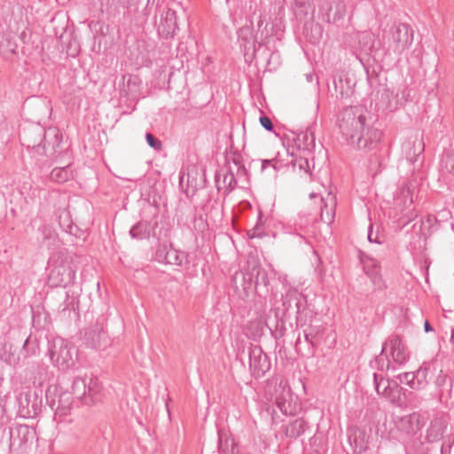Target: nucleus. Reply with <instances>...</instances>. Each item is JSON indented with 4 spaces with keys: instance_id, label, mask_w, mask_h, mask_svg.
Wrapping results in <instances>:
<instances>
[{
    "instance_id": "1",
    "label": "nucleus",
    "mask_w": 454,
    "mask_h": 454,
    "mask_svg": "<svg viewBox=\"0 0 454 454\" xmlns=\"http://www.w3.org/2000/svg\"><path fill=\"white\" fill-rule=\"evenodd\" d=\"M337 125L346 142L358 150L372 151L381 140L382 132L373 126L372 117L361 106H348L341 110Z\"/></svg>"
},
{
    "instance_id": "2",
    "label": "nucleus",
    "mask_w": 454,
    "mask_h": 454,
    "mask_svg": "<svg viewBox=\"0 0 454 454\" xmlns=\"http://www.w3.org/2000/svg\"><path fill=\"white\" fill-rule=\"evenodd\" d=\"M48 285L51 287H67L74 283L75 270L72 268L67 257L58 253L49 259Z\"/></svg>"
},
{
    "instance_id": "3",
    "label": "nucleus",
    "mask_w": 454,
    "mask_h": 454,
    "mask_svg": "<svg viewBox=\"0 0 454 454\" xmlns=\"http://www.w3.org/2000/svg\"><path fill=\"white\" fill-rule=\"evenodd\" d=\"M266 393L285 415H293L292 395L287 380L283 377H273L267 380Z\"/></svg>"
},
{
    "instance_id": "4",
    "label": "nucleus",
    "mask_w": 454,
    "mask_h": 454,
    "mask_svg": "<svg viewBox=\"0 0 454 454\" xmlns=\"http://www.w3.org/2000/svg\"><path fill=\"white\" fill-rule=\"evenodd\" d=\"M52 133L50 141L48 138L50 134H47L41 128H35L31 134L35 136L34 138L24 135V145L27 148L35 149L38 154L51 156L56 153V149L62 141V135L59 132L53 130Z\"/></svg>"
},
{
    "instance_id": "5",
    "label": "nucleus",
    "mask_w": 454,
    "mask_h": 454,
    "mask_svg": "<svg viewBox=\"0 0 454 454\" xmlns=\"http://www.w3.org/2000/svg\"><path fill=\"white\" fill-rule=\"evenodd\" d=\"M373 381L377 394L388 399L391 403L396 406H402L412 395V392H409L407 395V389L401 387L397 381L385 379L381 374L374 372Z\"/></svg>"
},
{
    "instance_id": "6",
    "label": "nucleus",
    "mask_w": 454,
    "mask_h": 454,
    "mask_svg": "<svg viewBox=\"0 0 454 454\" xmlns=\"http://www.w3.org/2000/svg\"><path fill=\"white\" fill-rule=\"evenodd\" d=\"M47 405L54 411L55 418H63L69 414L74 403V396L58 385L51 384L45 390Z\"/></svg>"
},
{
    "instance_id": "7",
    "label": "nucleus",
    "mask_w": 454,
    "mask_h": 454,
    "mask_svg": "<svg viewBox=\"0 0 454 454\" xmlns=\"http://www.w3.org/2000/svg\"><path fill=\"white\" fill-rule=\"evenodd\" d=\"M413 42V30L405 23L392 27L387 35V51L396 55L402 54Z\"/></svg>"
},
{
    "instance_id": "8",
    "label": "nucleus",
    "mask_w": 454,
    "mask_h": 454,
    "mask_svg": "<svg viewBox=\"0 0 454 454\" xmlns=\"http://www.w3.org/2000/svg\"><path fill=\"white\" fill-rule=\"evenodd\" d=\"M19 412L24 418H34L42 411L43 389L31 390L27 388L17 396Z\"/></svg>"
},
{
    "instance_id": "9",
    "label": "nucleus",
    "mask_w": 454,
    "mask_h": 454,
    "mask_svg": "<svg viewBox=\"0 0 454 454\" xmlns=\"http://www.w3.org/2000/svg\"><path fill=\"white\" fill-rule=\"evenodd\" d=\"M51 362L59 370L66 371L75 364L76 349L63 340L54 341L49 349Z\"/></svg>"
},
{
    "instance_id": "10",
    "label": "nucleus",
    "mask_w": 454,
    "mask_h": 454,
    "mask_svg": "<svg viewBox=\"0 0 454 454\" xmlns=\"http://www.w3.org/2000/svg\"><path fill=\"white\" fill-rule=\"evenodd\" d=\"M10 450L25 451L35 440H37L35 429L33 427L22 424H15L9 428Z\"/></svg>"
},
{
    "instance_id": "11",
    "label": "nucleus",
    "mask_w": 454,
    "mask_h": 454,
    "mask_svg": "<svg viewBox=\"0 0 454 454\" xmlns=\"http://www.w3.org/2000/svg\"><path fill=\"white\" fill-rule=\"evenodd\" d=\"M249 369L255 379L262 378L270 371L271 364L269 356L258 345H253L248 349Z\"/></svg>"
},
{
    "instance_id": "12",
    "label": "nucleus",
    "mask_w": 454,
    "mask_h": 454,
    "mask_svg": "<svg viewBox=\"0 0 454 454\" xmlns=\"http://www.w3.org/2000/svg\"><path fill=\"white\" fill-rule=\"evenodd\" d=\"M347 13V5L343 0H322L319 4V14L322 20L336 23Z\"/></svg>"
},
{
    "instance_id": "13",
    "label": "nucleus",
    "mask_w": 454,
    "mask_h": 454,
    "mask_svg": "<svg viewBox=\"0 0 454 454\" xmlns=\"http://www.w3.org/2000/svg\"><path fill=\"white\" fill-rule=\"evenodd\" d=\"M109 342L108 335L104 330L103 321L97 319L95 324L84 331L83 343L90 348H105Z\"/></svg>"
},
{
    "instance_id": "14",
    "label": "nucleus",
    "mask_w": 454,
    "mask_h": 454,
    "mask_svg": "<svg viewBox=\"0 0 454 454\" xmlns=\"http://www.w3.org/2000/svg\"><path fill=\"white\" fill-rule=\"evenodd\" d=\"M247 264L249 280L251 285L254 284L255 291L259 293L260 289L262 288L266 293L269 292L270 279L268 273L261 266L258 259L254 256H250L247 259Z\"/></svg>"
},
{
    "instance_id": "15",
    "label": "nucleus",
    "mask_w": 454,
    "mask_h": 454,
    "mask_svg": "<svg viewBox=\"0 0 454 454\" xmlns=\"http://www.w3.org/2000/svg\"><path fill=\"white\" fill-rule=\"evenodd\" d=\"M390 348V355L393 363L398 365L404 364L409 357L410 353L402 338L397 334H391L383 343L382 353H385L387 348Z\"/></svg>"
},
{
    "instance_id": "16",
    "label": "nucleus",
    "mask_w": 454,
    "mask_h": 454,
    "mask_svg": "<svg viewBox=\"0 0 454 454\" xmlns=\"http://www.w3.org/2000/svg\"><path fill=\"white\" fill-rule=\"evenodd\" d=\"M179 29L176 11L167 8L162 12L160 22L157 24L158 34L165 38H172Z\"/></svg>"
},
{
    "instance_id": "17",
    "label": "nucleus",
    "mask_w": 454,
    "mask_h": 454,
    "mask_svg": "<svg viewBox=\"0 0 454 454\" xmlns=\"http://www.w3.org/2000/svg\"><path fill=\"white\" fill-rule=\"evenodd\" d=\"M429 369L427 366H420L416 372H408L397 376L400 382L406 383L411 388L419 390L425 388L428 384Z\"/></svg>"
},
{
    "instance_id": "18",
    "label": "nucleus",
    "mask_w": 454,
    "mask_h": 454,
    "mask_svg": "<svg viewBox=\"0 0 454 454\" xmlns=\"http://www.w3.org/2000/svg\"><path fill=\"white\" fill-rule=\"evenodd\" d=\"M238 37L240 46L244 49V57L247 62H252L255 57L256 43L259 37L256 35L253 36V31L250 27L244 26L238 30Z\"/></svg>"
},
{
    "instance_id": "19",
    "label": "nucleus",
    "mask_w": 454,
    "mask_h": 454,
    "mask_svg": "<svg viewBox=\"0 0 454 454\" xmlns=\"http://www.w3.org/2000/svg\"><path fill=\"white\" fill-rule=\"evenodd\" d=\"M360 262L363 264V270L364 273L370 278L375 289L383 290L386 286L382 280L380 273V265L373 259L362 254L360 256Z\"/></svg>"
},
{
    "instance_id": "20",
    "label": "nucleus",
    "mask_w": 454,
    "mask_h": 454,
    "mask_svg": "<svg viewBox=\"0 0 454 454\" xmlns=\"http://www.w3.org/2000/svg\"><path fill=\"white\" fill-rule=\"evenodd\" d=\"M434 385L438 389V395L441 401L452 400L454 403V390L452 378L445 372L441 370L437 375Z\"/></svg>"
},
{
    "instance_id": "21",
    "label": "nucleus",
    "mask_w": 454,
    "mask_h": 454,
    "mask_svg": "<svg viewBox=\"0 0 454 454\" xmlns=\"http://www.w3.org/2000/svg\"><path fill=\"white\" fill-rule=\"evenodd\" d=\"M221 176H223V183L224 184L223 196L226 197L237 187L238 182L231 168L229 167L226 169L223 168L220 171H216L215 174V182L218 192L222 189L220 185Z\"/></svg>"
},
{
    "instance_id": "22",
    "label": "nucleus",
    "mask_w": 454,
    "mask_h": 454,
    "mask_svg": "<svg viewBox=\"0 0 454 454\" xmlns=\"http://www.w3.org/2000/svg\"><path fill=\"white\" fill-rule=\"evenodd\" d=\"M149 223L146 221H140L133 225L129 231V234L132 239H148L150 236L158 237L160 236V232H157L156 228L158 225V222L155 221L152 229L149 228Z\"/></svg>"
},
{
    "instance_id": "23",
    "label": "nucleus",
    "mask_w": 454,
    "mask_h": 454,
    "mask_svg": "<svg viewBox=\"0 0 454 454\" xmlns=\"http://www.w3.org/2000/svg\"><path fill=\"white\" fill-rule=\"evenodd\" d=\"M296 148L305 154H311L315 148V137L311 131H301L294 138Z\"/></svg>"
},
{
    "instance_id": "24",
    "label": "nucleus",
    "mask_w": 454,
    "mask_h": 454,
    "mask_svg": "<svg viewBox=\"0 0 454 454\" xmlns=\"http://www.w3.org/2000/svg\"><path fill=\"white\" fill-rule=\"evenodd\" d=\"M358 44L362 51L365 54L372 55L379 51V43H377L376 36L371 31H364L357 35Z\"/></svg>"
},
{
    "instance_id": "25",
    "label": "nucleus",
    "mask_w": 454,
    "mask_h": 454,
    "mask_svg": "<svg viewBox=\"0 0 454 454\" xmlns=\"http://www.w3.org/2000/svg\"><path fill=\"white\" fill-rule=\"evenodd\" d=\"M446 427L447 422L445 419L441 417L434 418L427 429V438L428 442H434L441 440L443 437Z\"/></svg>"
},
{
    "instance_id": "26",
    "label": "nucleus",
    "mask_w": 454,
    "mask_h": 454,
    "mask_svg": "<svg viewBox=\"0 0 454 454\" xmlns=\"http://www.w3.org/2000/svg\"><path fill=\"white\" fill-rule=\"evenodd\" d=\"M292 303L294 304L296 319L300 320V315L302 312V308L306 303L305 298L296 291L289 292L286 294L285 300L283 301V306L285 307L286 311H289L292 308Z\"/></svg>"
},
{
    "instance_id": "27",
    "label": "nucleus",
    "mask_w": 454,
    "mask_h": 454,
    "mask_svg": "<svg viewBox=\"0 0 454 454\" xmlns=\"http://www.w3.org/2000/svg\"><path fill=\"white\" fill-rule=\"evenodd\" d=\"M218 450L221 454H239V448L226 432L218 431Z\"/></svg>"
},
{
    "instance_id": "28",
    "label": "nucleus",
    "mask_w": 454,
    "mask_h": 454,
    "mask_svg": "<svg viewBox=\"0 0 454 454\" xmlns=\"http://www.w3.org/2000/svg\"><path fill=\"white\" fill-rule=\"evenodd\" d=\"M401 422L407 434H416L425 425L423 417L416 412L403 417Z\"/></svg>"
},
{
    "instance_id": "29",
    "label": "nucleus",
    "mask_w": 454,
    "mask_h": 454,
    "mask_svg": "<svg viewBox=\"0 0 454 454\" xmlns=\"http://www.w3.org/2000/svg\"><path fill=\"white\" fill-rule=\"evenodd\" d=\"M256 37H259L260 42L258 43V46L261 47L268 43L269 38H270L273 33V26L270 28H268L269 24L265 22V17L260 12L256 17Z\"/></svg>"
},
{
    "instance_id": "30",
    "label": "nucleus",
    "mask_w": 454,
    "mask_h": 454,
    "mask_svg": "<svg viewBox=\"0 0 454 454\" xmlns=\"http://www.w3.org/2000/svg\"><path fill=\"white\" fill-rule=\"evenodd\" d=\"M56 214L60 228L67 233L76 236L78 227L73 223L70 212L66 208H59Z\"/></svg>"
},
{
    "instance_id": "31",
    "label": "nucleus",
    "mask_w": 454,
    "mask_h": 454,
    "mask_svg": "<svg viewBox=\"0 0 454 454\" xmlns=\"http://www.w3.org/2000/svg\"><path fill=\"white\" fill-rule=\"evenodd\" d=\"M189 263L190 260L188 253L176 249L172 247V245H169L166 264L182 267Z\"/></svg>"
},
{
    "instance_id": "32",
    "label": "nucleus",
    "mask_w": 454,
    "mask_h": 454,
    "mask_svg": "<svg viewBox=\"0 0 454 454\" xmlns=\"http://www.w3.org/2000/svg\"><path fill=\"white\" fill-rule=\"evenodd\" d=\"M309 428L308 422L303 419H296L290 422L285 429V434L290 438H298Z\"/></svg>"
},
{
    "instance_id": "33",
    "label": "nucleus",
    "mask_w": 454,
    "mask_h": 454,
    "mask_svg": "<svg viewBox=\"0 0 454 454\" xmlns=\"http://www.w3.org/2000/svg\"><path fill=\"white\" fill-rule=\"evenodd\" d=\"M72 396L81 399L83 403L90 404L87 398V381L82 377H75L72 383Z\"/></svg>"
},
{
    "instance_id": "34",
    "label": "nucleus",
    "mask_w": 454,
    "mask_h": 454,
    "mask_svg": "<svg viewBox=\"0 0 454 454\" xmlns=\"http://www.w3.org/2000/svg\"><path fill=\"white\" fill-rule=\"evenodd\" d=\"M292 9L296 20L301 22L306 20L309 11L312 10L311 0H294Z\"/></svg>"
},
{
    "instance_id": "35",
    "label": "nucleus",
    "mask_w": 454,
    "mask_h": 454,
    "mask_svg": "<svg viewBox=\"0 0 454 454\" xmlns=\"http://www.w3.org/2000/svg\"><path fill=\"white\" fill-rule=\"evenodd\" d=\"M231 286H233L236 292H239L240 289L247 292L248 289L251 288L252 285L247 274V268L246 269V273L242 271H236L232 275Z\"/></svg>"
},
{
    "instance_id": "36",
    "label": "nucleus",
    "mask_w": 454,
    "mask_h": 454,
    "mask_svg": "<svg viewBox=\"0 0 454 454\" xmlns=\"http://www.w3.org/2000/svg\"><path fill=\"white\" fill-rule=\"evenodd\" d=\"M324 328L321 325H309L304 330V338L312 347H317L323 335Z\"/></svg>"
},
{
    "instance_id": "37",
    "label": "nucleus",
    "mask_w": 454,
    "mask_h": 454,
    "mask_svg": "<svg viewBox=\"0 0 454 454\" xmlns=\"http://www.w3.org/2000/svg\"><path fill=\"white\" fill-rule=\"evenodd\" d=\"M43 239L40 241V247L48 250L53 248L57 243V234L49 226H43L41 228Z\"/></svg>"
},
{
    "instance_id": "38",
    "label": "nucleus",
    "mask_w": 454,
    "mask_h": 454,
    "mask_svg": "<svg viewBox=\"0 0 454 454\" xmlns=\"http://www.w3.org/2000/svg\"><path fill=\"white\" fill-rule=\"evenodd\" d=\"M394 363L389 360L387 355L385 353H382V350L380 351V354L377 356L373 361L371 362V366L372 368H375L379 371L384 372V371H389L393 370L395 371L396 368L393 364Z\"/></svg>"
},
{
    "instance_id": "39",
    "label": "nucleus",
    "mask_w": 454,
    "mask_h": 454,
    "mask_svg": "<svg viewBox=\"0 0 454 454\" xmlns=\"http://www.w3.org/2000/svg\"><path fill=\"white\" fill-rule=\"evenodd\" d=\"M70 177V171L67 167L55 168L50 174V179L56 183H65Z\"/></svg>"
},
{
    "instance_id": "40",
    "label": "nucleus",
    "mask_w": 454,
    "mask_h": 454,
    "mask_svg": "<svg viewBox=\"0 0 454 454\" xmlns=\"http://www.w3.org/2000/svg\"><path fill=\"white\" fill-rule=\"evenodd\" d=\"M100 388L101 387L97 380L90 379V383H87V398L90 404L98 399L97 395L99 394Z\"/></svg>"
},
{
    "instance_id": "41",
    "label": "nucleus",
    "mask_w": 454,
    "mask_h": 454,
    "mask_svg": "<svg viewBox=\"0 0 454 454\" xmlns=\"http://www.w3.org/2000/svg\"><path fill=\"white\" fill-rule=\"evenodd\" d=\"M441 166L443 170L454 175V150L444 153L441 160Z\"/></svg>"
},
{
    "instance_id": "42",
    "label": "nucleus",
    "mask_w": 454,
    "mask_h": 454,
    "mask_svg": "<svg viewBox=\"0 0 454 454\" xmlns=\"http://www.w3.org/2000/svg\"><path fill=\"white\" fill-rule=\"evenodd\" d=\"M413 187L411 184H404L400 191V199L403 200L405 207H410L413 203Z\"/></svg>"
},
{
    "instance_id": "43",
    "label": "nucleus",
    "mask_w": 454,
    "mask_h": 454,
    "mask_svg": "<svg viewBox=\"0 0 454 454\" xmlns=\"http://www.w3.org/2000/svg\"><path fill=\"white\" fill-rule=\"evenodd\" d=\"M168 250L169 246L166 244H159L155 250L154 260L160 263L166 264Z\"/></svg>"
},
{
    "instance_id": "44",
    "label": "nucleus",
    "mask_w": 454,
    "mask_h": 454,
    "mask_svg": "<svg viewBox=\"0 0 454 454\" xmlns=\"http://www.w3.org/2000/svg\"><path fill=\"white\" fill-rule=\"evenodd\" d=\"M249 238H261L263 235V228H262V211L259 210L258 214V220L256 224L253 229L248 231L247 232Z\"/></svg>"
},
{
    "instance_id": "45",
    "label": "nucleus",
    "mask_w": 454,
    "mask_h": 454,
    "mask_svg": "<svg viewBox=\"0 0 454 454\" xmlns=\"http://www.w3.org/2000/svg\"><path fill=\"white\" fill-rule=\"evenodd\" d=\"M309 154L303 153L302 155H300L299 158H297L294 160V166H298L300 169L304 170L306 173H310L309 171V163L308 156Z\"/></svg>"
},
{
    "instance_id": "46",
    "label": "nucleus",
    "mask_w": 454,
    "mask_h": 454,
    "mask_svg": "<svg viewBox=\"0 0 454 454\" xmlns=\"http://www.w3.org/2000/svg\"><path fill=\"white\" fill-rule=\"evenodd\" d=\"M127 87L129 90H136L140 84V79L137 75L128 74L123 76Z\"/></svg>"
},
{
    "instance_id": "47",
    "label": "nucleus",
    "mask_w": 454,
    "mask_h": 454,
    "mask_svg": "<svg viewBox=\"0 0 454 454\" xmlns=\"http://www.w3.org/2000/svg\"><path fill=\"white\" fill-rule=\"evenodd\" d=\"M145 139L148 145L155 149V150H160L162 147V144L160 139H158L156 137H154L152 133H146Z\"/></svg>"
},
{
    "instance_id": "48",
    "label": "nucleus",
    "mask_w": 454,
    "mask_h": 454,
    "mask_svg": "<svg viewBox=\"0 0 454 454\" xmlns=\"http://www.w3.org/2000/svg\"><path fill=\"white\" fill-rule=\"evenodd\" d=\"M368 240L377 244H382L384 241L383 235H380L379 232L374 233L372 230V224H370L368 230Z\"/></svg>"
},
{
    "instance_id": "49",
    "label": "nucleus",
    "mask_w": 454,
    "mask_h": 454,
    "mask_svg": "<svg viewBox=\"0 0 454 454\" xmlns=\"http://www.w3.org/2000/svg\"><path fill=\"white\" fill-rule=\"evenodd\" d=\"M261 125L267 130V131H272L274 129L273 123L266 115H262L259 119Z\"/></svg>"
},
{
    "instance_id": "50",
    "label": "nucleus",
    "mask_w": 454,
    "mask_h": 454,
    "mask_svg": "<svg viewBox=\"0 0 454 454\" xmlns=\"http://www.w3.org/2000/svg\"><path fill=\"white\" fill-rule=\"evenodd\" d=\"M187 182H188V186L185 189L184 192H185L187 197H192V196L195 195V193L197 192V187H196V185H193L192 184V181L190 180V175H188Z\"/></svg>"
},
{
    "instance_id": "51",
    "label": "nucleus",
    "mask_w": 454,
    "mask_h": 454,
    "mask_svg": "<svg viewBox=\"0 0 454 454\" xmlns=\"http://www.w3.org/2000/svg\"><path fill=\"white\" fill-rule=\"evenodd\" d=\"M139 1L140 0H119L121 5L128 9L137 6Z\"/></svg>"
},
{
    "instance_id": "52",
    "label": "nucleus",
    "mask_w": 454,
    "mask_h": 454,
    "mask_svg": "<svg viewBox=\"0 0 454 454\" xmlns=\"http://www.w3.org/2000/svg\"><path fill=\"white\" fill-rule=\"evenodd\" d=\"M29 342V337H27L24 342H23V345H22V348L20 350V353L23 355L24 357H27L29 356V352L27 350V346Z\"/></svg>"
},
{
    "instance_id": "53",
    "label": "nucleus",
    "mask_w": 454,
    "mask_h": 454,
    "mask_svg": "<svg viewBox=\"0 0 454 454\" xmlns=\"http://www.w3.org/2000/svg\"><path fill=\"white\" fill-rule=\"evenodd\" d=\"M275 160H263L262 161V170H264L267 167L272 166L274 168H276L274 162Z\"/></svg>"
},
{
    "instance_id": "54",
    "label": "nucleus",
    "mask_w": 454,
    "mask_h": 454,
    "mask_svg": "<svg viewBox=\"0 0 454 454\" xmlns=\"http://www.w3.org/2000/svg\"><path fill=\"white\" fill-rule=\"evenodd\" d=\"M247 174V169H246V168H245V166H244V165L239 166V167L237 168V173H236V175H237L238 176H246Z\"/></svg>"
},
{
    "instance_id": "55",
    "label": "nucleus",
    "mask_w": 454,
    "mask_h": 454,
    "mask_svg": "<svg viewBox=\"0 0 454 454\" xmlns=\"http://www.w3.org/2000/svg\"><path fill=\"white\" fill-rule=\"evenodd\" d=\"M424 330L426 333L434 331L433 327L431 326V325L429 324V322L427 320L424 324Z\"/></svg>"
},
{
    "instance_id": "56",
    "label": "nucleus",
    "mask_w": 454,
    "mask_h": 454,
    "mask_svg": "<svg viewBox=\"0 0 454 454\" xmlns=\"http://www.w3.org/2000/svg\"><path fill=\"white\" fill-rule=\"evenodd\" d=\"M232 161L233 163L235 164V166L238 168L239 166H241V160H240V156H235L232 158Z\"/></svg>"
},
{
    "instance_id": "57",
    "label": "nucleus",
    "mask_w": 454,
    "mask_h": 454,
    "mask_svg": "<svg viewBox=\"0 0 454 454\" xmlns=\"http://www.w3.org/2000/svg\"><path fill=\"white\" fill-rule=\"evenodd\" d=\"M321 220H322L323 222H325V223H332V221H333V216H329V215H328L327 220H325V219L324 218L323 215H321Z\"/></svg>"
},
{
    "instance_id": "58",
    "label": "nucleus",
    "mask_w": 454,
    "mask_h": 454,
    "mask_svg": "<svg viewBox=\"0 0 454 454\" xmlns=\"http://www.w3.org/2000/svg\"><path fill=\"white\" fill-rule=\"evenodd\" d=\"M450 341L454 343V328H452L450 332Z\"/></svg>"
},
{
    "instance_id": "59",
    "label": "nucleus",
    "mask_w": 454,
    "mask_h": 454,
    "mask_svg": "<svg viewBox=\"0 0 454 454\" xmlns=\"http://www.w3.org/2000/svg\"><path fill=\"white\" fill-rule=\"evenodd\" d=\"M386 107L387 109H389L390 111H392L394 108H395V106H392L390 103Z\"/></svg>"
},
{
    "instance_id": "60",
    "label": "nucleus",
    "mask_w": 454,
    "mask_h": 454,
    "mask_svg": "<svg viewBox=\"0 0 454 454\" xmlns=\"http://www.w3.org/2000/svg\"><path fill=\"white\" fill-rule=\"evenodd\" d=\"M340 95L343 97L344 95H348V92H344L342 90H340Z\"/></svg>"
},
{
    "instance_id": "61",
    "label": "nucleus",
    "mask_w": 454,
    "mask_h": 454,
    "mask_svg": "<svg viewBox=\"0 0 454 454\" xmlns=\"http://www.w3.org/2000/svg\"><path fill=\"white\" fill-rule=\"evenodd\" d=\"M334 85H335V88H337V82L334 81Z\"/></svg>"
},
{
    "instance_id": "62",
    "label": "nucleus",
    "mask_w": 454,
    "mask_h": 454,
    "mask_svg": "<svg viewBox=\"0 0 454 454\" xmlns=\"http://www.w3.org/2000/svg\"><path fill=\"white\" fill-rule=\"evenodd\" d=\"M452 229L454 230V223H452Z\"/></svg>"
}]
</instances>
